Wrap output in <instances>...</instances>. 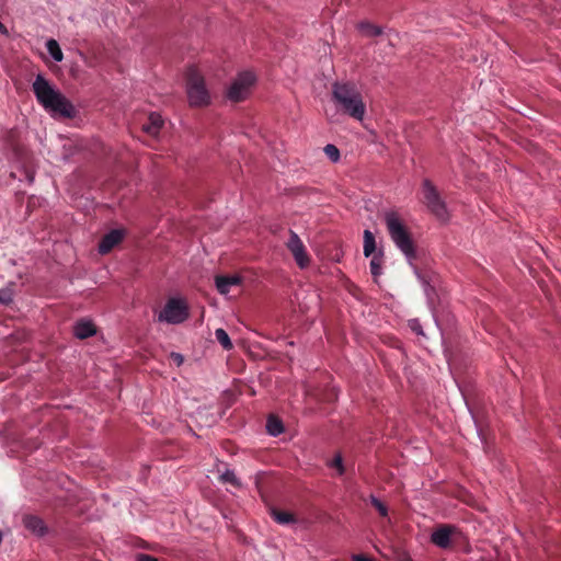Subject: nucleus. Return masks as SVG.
I'll return each mask as SVG.
<instances>
[{"mask_svg": "<svg viewBox=\"0 0 561 561\" xmlns=\"http://www.w3.org/2000/svg\"><path fill=\"white\" fill-rule=\"evenodd\" d=\"M332 101L339 112L356 121H363L366 114V104L356 83L352 81H336L332 84Z\"/></svg>", "mask_w": 561, "mask_h": 561, "instance_id": "f257e3e1", "label": "nucleus"}, {"mask_svg": "<svg viewBox=\"0 0 561 561\" xmlns=\"http://www.w3.org/2000/svg\"><path fill=\"white\" fill-rule=\"evenodd\" d=\"M32 89L38 103L46 110L64 117H72L75 115L72 104L60 92L56 91L44 76H36Z\"/></svg>", "mask_w": 561, "mask_h": 561, "instance_id": "f03ea898", "label": "nucleus"}, {"mask_svg": "<svg viewBox=\"0 0 561 561\" xmlns=\"http://www.w3.org/2000/svg\"><path fill=\"white\" fill-rule=\"evenodd\" d=\"M385 222L388 233L398 249L409 261L415 259V247L411 233L396 211H388L385 215Z\"/></svg>", "mask_w": 561, "mask_h": 561, "instance_id": "7ed1b4c3", "label": "nucleus"}, {"mask_svg": "<svg viewBox=\"0 0 561 561\" xmlns=\"http://www.w3.org/2000/svg\"><path fill=\"white\" fill-rule=\"evenodd\" d=\"M186 91L192 106H205L210 102V94L205 80L197 68L191 67L186 72Z\"/></svg>", "mask_w": 561, "mask_h": 561, "instance_id": "20e7f679", "label": "nucleus"}, {"mask_svg": "<svg viewBox=\"0 0 561 561\" xmlns=\"http://www.w3.org/2000/svg\"><path fill=\"white\" fill-rule=\"evenodd\" d=\"M422 202L439 221L449 220V213L446 203L442 198L437 187L428 179L422 182Z\"/></svg>", "mask_w": 561, "mask_h": 561, "instance_id": "39448f33", "label": "nucleus"}, {"mask_svg": "<svg viewBox=\"0 0 561 561\" xmlns=\"http://www.w3.org/2000/svg\"><path fill=\"white\" fill-rule=\"evenodd\" d=\"M190 316L187 304L181 298H169L159 312L158 321L170 324H180Z\"/></svg>", "mask_w": 561, "mask_h": 561, "instance_id": "423d86ee", "label": "nucleus"}, {"mask_svg": "<svg viewBox=\"0 0 561 561\" xmlns=\"http://www.w3.org/2000/svg\"><path fill=\"white\" fill-rule=\"evenodd\" d=\"M255 83V76L251 71H243L238 75L228 89L227 96L233 102H241L247 99L251 88Z\"/></svg>", "mask_w": 561, "mask_h": 561, "instance_id": "0eeeda50", "label": "nucleus"}, {"mask_svg": "<svg viewBox=\"0 0 561 561\" xmlns=\"http://www.w3.org/2000/svg\"><path fill=\"white\" fill-rule=\"evenodd\" d=\"M461 537L458 527L451 524H439L431 535V541L440 549H449Z\"/></svg>", "mask_w": 561, "mask_h": 561, "instance_id": "6e6552de", "label": "nucleus"}, {"mask_svg": "<svg viewBox=\"0 0 561 561\" xmlns=\"http://www.w3.org/2000/svg\"><path fill=\"white\" fill-rule=\"evenodd\" d=\"M288 250L291 252L297 265L305 268L310 263V257L306 251V247L296 232L290 230L289 239L286 243Z\"/></svg>", "mask_w": 561, "mask_h": 561, "instance_id": "1a4fd4ad", "label": "nucleus"}, {"mask_svg": "<svg viewBox=\"0 0 561 561\" xmlns=\"http://www.w3.org/2000/svg\"><path fill=\"white\" fill-rule=\"evenodd\" d=\"M125 236V231L123 229H113L108 233L104 234L99 243V252L101 254H107L111 252L117 244H119Z\"/></svg>", "mask_w": 561, "mask_h": 561, "instance_id": "9d476101", "label": "nucleus"}, {"mask_svg": "<svg viewBox=\"0 0 561 561\" xmlns=\"http://www.w3.org/2000/svg\"><path fill=\"white\" fill-rule=\"evenodd\" d=\"M95 332V325L91 321L80 320L73 327V333L80 340L90 337L94 335Z\"/></svg>", "mask_w": 561, "mask_h": 561, "instance_id": "9b49d317", "label": "nucleus"}, {"mask_svg": "<svg viewBox=\"0 0 561 561\" xmlns=\"http://www.w3.org/2000/svg\"><path fill=\"white\" fill-rule=\"evenodd\" d=\"M240 282L241 279L238 276H216L217 290L222 295L228 294L230 291L231 286H237L240 284Z\"/></svg>", "mask_w": 561, "mask_h": 561, "instance_id": "f8f14e48", "label": "nucleus"}, {"mask_svg": "<svg viewBox=\"0 0 561 561\" xmlns=\"http://www.w3.org/2000/svg\"><path fill=\"white\" fill-rule=\"evenodd\" d=\"M163 126V119L157 113H151L148 117V123L144 124L142 129L151 136H157Z\"/></svg>", "mask_w": 561, "mask_h": 561, "instance_id": "ddd939ff", "label": "nucleus"}, {"mask_svg": "<svg viewBox=\"0 0 561 561\" xmlns=\"http://www.w3.org/2000/svg\"><path fill=\"white\" fill-rule=\"evenodd\" d=\"M271 516L276 523L280 525H287L296 522L294 514L275 507L271 508Z\"/></svg>", "mask_w": 561, "mask_h": 561, "instance_id": "4468645a", "label": "nucleus"}, {"mask_svg": "<svg viewBox=\"0 0 561 561\" xmlns=\"http://www.w3.org/2000/svg\"><path fill=\"white\" fill-rule=\"evenodd\" d=\"M376 250L375 236L371 231H364V255L370 256Z\"/></svg>", "mask_w": 561, "mask_h": 561, "instance_id": "2eb2a0df", "label": "nucleus"}, {"mask_svg": "<svg viewBox=\"0 0 561 561\" xmlns=\"http://www.w3.org/2000/svg\"><path fill=\"white\" fill-rule=\"evenodd\" d=\"M358 30L368 37L379 36L382 33L381 27L371 24L369 22H360L358 24Z\"/></svg>", "mask_w": 561, "mask_h": 561, "instance_id": "dca6fc26", "label": "nucleus"}, {"mask_svg": "<svg viewBox=\"0 0 561 561\" xmlns=\"http://www.w3.org/2000/svg\"><path fill=\"white\" fill-rule=\"evenodd\" d=\"M266 428L271 435L277 436L284 431L283 422L275 416H270L266 422Z\"/></svg>", "mask_w": 561, "mask_h": 561, "instance_id": "f3484780", "label": "nucleus"}, {"mask_svg": "<svg viewBox=\"0 0 561 561\" xmlns=\"http://www.w3.org/2000/svg\"><path fill=\"white\" fill-rule=\"evenodd\" d=\"M47 50L49 55L54 58L56 61H61L64 58V54L59 47V44L55 39H49L46 43Z\"/></svg>", "mask_w": 561, "mask_h": 561, "instance_id": "a211bd4d", "label": "nucleus"}, {"mask_svg": "<svg viewBox=\"0 0 561 561\" xmlns=\"http://www.w3.org/2000/svg\"><path fill=\"white\" fill-rule=\"evenodd\" d=\"M215 336L217 339V341L219 342V344L227 351L231 350L233 347L232 345V342L228 335V333L219 328L215 331Z\"/></svg>", "mask_w": 561, "mask_h": 561, "instance_id": "6ab92c4d", "label": "nucleus"}, {"mask_svg": "<svg viewBox=\"0 0 561 561\" xmlns=\"http://www.w3.org/2000/svg\"><path fill=\"white\" fill-rule=\"evenodd\" d=\"M25 526L33 531L43 533L44 525L41 518L35 516H27L25 518Z\"/></svg>", "mask_w": 561, "mask_h": 561, "instance_id": "aec40b11", "label": "nucleus"}, {"mask_svg": "<svg viewBox=\"0 0 561 561\" xmlns=\"http://www.w3.org/2000/svg\"><path fill=\"white\" fill-rule=\"evenodd\" d=\"M381 262L382 260L380 255H374L373 259L370 260V273L374 276L375 280L377 279V277L381 275Z\"/></svg>", "mask_w": 561, "mask_h": 561, "instance_id": "412c9836", "label": "nucleus"}, {"mask_svg": "<svg viewBox=\"0 0 561 561\" xmlns=\"http://www.w3.org/2000/svg\"><path fill=\"white\" fill-rule=\"evenodd\" d=\"M323 151L331 161L336 162L340 160V150L336 146L329 144L323 148Z\"/></svg>", "mask_w": 561, "mask_h": 561, "instance_id": "4be33fe9", "label": "nucleus"}, {"mask_svg": "<svg viewBox=\"0 0 561 561\" xmlns=\"http://www.w3.org/2000/svg\"><path fill=\"white\" fill-rule=\"evenodd\" d=\"M221 480L226 483H230L234 486H240V481L239 479L237 478V476L234 474L233 471L231 470H226L222 474H221Z\"/></svg>", "mask_w": 561, "mask_h": 561, "instance_id": "5701e85b", "label": "nucleus"}, {"mask_svg": "<svg viewBox=\"0 0 561 561\" xmlns=\"http://www.w3.org/2000/svg\"><path fill=\"white\" fill-rule=\"evenodd\" d=\"M370 503L382 517H386L388 515L387 506L374 495L370 496Z\"/></svg>", "mask_w": 561, "mask_h": 561, "instance_id": "b1692460", "label": "nucleus"}, {"mask_svg": "<svg viewBox=\"0 0 561 561\" xmlns=\"http://www.w3.org/2000/svg\"><path fill=\"white\" fill-rule=\"evenodd\" d=\"M331 466L336 468L340 476H342L345 472V468H344L343 459H342L341 455H336L333 458Z\"/></svg>", "mask_w": 561, "mask_h": 561, "instance_id": "393cba45", "label": "nucleus"}, {"mask_svg": "<svg viewBox=\"0 0 561 561\" xmlns=\"http://www.w3.org/2000/svg\"><path fill=\"white\" fill-rule=\"evenodd\" d=\"M137 561H158L154 557L149 554H138Z\"/></svg>", "mask_w": 561, "mask_h": 561, "instance_id": "a878e982", "label": "nucleus"}, {"mask_svg": "<svg viewBox=\"0 0 561 561\" xmlns=\"http://www.w3.org/2000/svg\"><path fill=\"white\" fill-rule=\"evenodd\" d=\"M10 300L9 294L7 291L0 290V302H8Z\"/></svg>", "mask_w": 561, "mask_h": 561, "instance_id": "bb28decb", "label": "nucleus"}, {"mask_svg": "<svg viewBox=\"0 0 561 561\" xmlns=\"http://www.w3.org/2000/svg\"><path fill=\"white\" fill-rule=\"evenodd\" d=\"M172 358L174 359V362L178 364V365H181L183 363V357L181 354L179 353H172Z\"/></svg>", "mask_w": 561, "mask_h": 561, "instance_id": "cd10ccee", "label": "nucleus"}, {"mask_svg": "<svg viewBox=\"0 0 561 561\" xmlns=\"http://www.w3.org/2000/svg\"><path fill=\"white\" fill-rule=\"evenodd\" d=\"M354 561H373V560L364 554H356V556H354Z\"/></svg>", "mask_w": 561, "mask_h": 561, "instance_id": "c85d7f7f", "label": "nucleus"}, {"mask_svg": "<svg viewBox=\"0 0 561 561\" xmlns=\"http://www.w3.org/2000/svg\"><path fill=\"white\" fill-rule=\"evenodd\" d=\"M305 392L307 396H312V397L318 398V396L316 393H313L309 388H306Z\"/></svg>", "mask_w": 561, "mask_h": 561, "instance_id": "c756f323", "label": "nucleus"}, {"mask_svg": "<svg viewBox=\"0 0 561 561\" xmlns=\"http://www.w3.org/2000/svg\"><path fill=\"white\" fill-rule=\"evenodd\" d=\"M0 31H1V32H2V31H3V32H5V28H4V26H3L1 23H0Z\"/></svg>", "mask_w": 561, "mask_h": 561, "instance_id": "7c9ffc66", "label": "nucleus"}]
</instances>
